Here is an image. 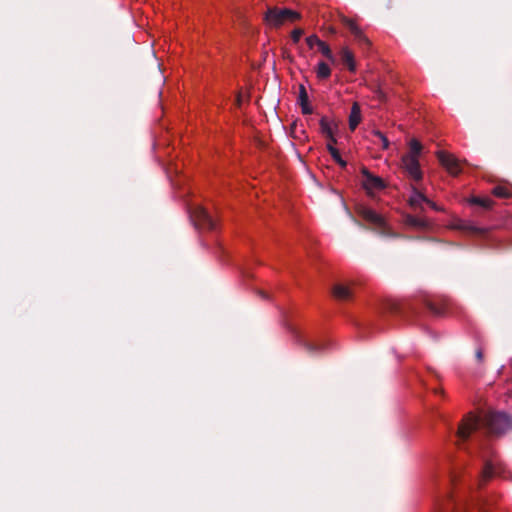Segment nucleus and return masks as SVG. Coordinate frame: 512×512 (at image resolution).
Segmentation results:
<instances>
[{
  "mask_svg": "<svg viewBox=\"0 0 512 512\" xmlns=\"http://www.w3.org/2000/svg\"><path fill=\"white\" fill-rule=\"evenodd\" d=\"M300 18V14L291 9H279L276 7L268 8L264 17L267 25L279 27L286 21H295Z\"/></svg>",
  "mask_w": 512,
  "mask_h": 512,
  "instance_id": "nucleus-3",
  "label": "nucleus"
},
{
  "mask_svg": "<svg viewBox=\"0 0 512 512\" xmlns=\"http://www.w3.org/2000/svg\"><path fill=\"white\" fill-rule=\"evenodd\" d=\"M306 42H307L308 46L310 48H312L315 45L318 46L319 43H321L322 41L316 35H311V36L307 37Z\"/></svg>",
  "mask_w": 512,
  "mask_h": 512,
  "instance_id": "nucleus-18",
  "label": "nucleus"
},
{
  "mask_svg": "<svg viewBox=\"0 0 512 512\" xmlns=\"http://www.w3.org/2000/svg\"><path fill=\"white\" fill-rule=\"evenodd\" d=\"M333 295L335 298H337L339 300H344V299L349 298L350 291L347 287L337 284L333 288Z\"/></svg>",
  "mask_w": 512,
  "mask_h": 512,
  "instance_id": "nucleus-12",
  "label": "nucleus"
},
{
  "mask_svg": "<svg viewBox=\"0 0 512 512\" xmlns=\"http://www.w3.org/2000/svg\"><path fill=\"white\" fill-rule=\"evenodd\" d=\"M494 194L499 197H507L509 195V192L504 187H496L494 189Z\"/></svg>",
  "mask_w": 512,
  "mask_h": 512,
  "instance_id": "nucleus-21",
  "label": "nucleus"
},
{
  "mask_svg": "<svg viewBox=\"0 0 512 512\" xmlns=\"http://www.w3.org/2000/svg\"><path fill=\"white\" fill-rule=\"evenodd\" d=\"M421 151V143L416 139H412L409 142V152L402 157V168L414 180H420L422 178L419 165V155Z\"/></svg>",
  "mask_w": 512,
  "mask_h": 512,
  "instance_id": "nucleus-2",
  "label": "nucleus"
},
{
  "mask_svg": "<svg viewBox=\"0 0 512 512\" xmlns=\"http://www.w3.org/2000/svg\"><path fill=\"white\" fill-rule=\"evenodd\" d=\"M482 427L487 428L492 433L500 434L512 427V421L504 413L491 412L480 418L476 416H469L460 425L458 429V437L465 440L473 431Z\"/></svg>",
  "mask_w": 512,
  "mask_h": 512,
  "instance_id": "nucleus-1",
  "label": "nucleus"
},
{
  "mask_svg": "<svg viewBox=\"0 0 512 512\" xmlns=\"http://www.w3.org/2000/svg\"><path fill=\"white\" fill-rule=\"evenodd\" d=\"M316 74L319 79H326L331 75V69L324 62H319L316 68Z\"/></svg>",
  "mask_w": 512,
  "mask_h": 512,
  "instance_id": "nucleus-13",
  "label": "nucleus"
},
{
  "mask_svg": "<svg viewBox=\"0 0 512 512\" xmlns=\"http://www.w3.org/2000/svg\"><path fill=\"white\" fill-rule=\"evenodd\" d=\"M191 217L196 226L207 227L212 229L215 225L211 216L207 213V211L204 208L200 206L194 209Z\"/></svg>",
  "mask_w": 512,
  "mask_h": 512,
  "instance_id": "nucleus-6",
  "label": "nucleus"
},
{
  "mask_svg": "<svg viewBox=\"0 0 512 512\" xmlns=\"http://www.w3.org/2000/svg\"><path fill=\"white\" fill-rule=\"evenodd\" d=\"M423 203H427L432 208L436 209L434 203H432L425 195L417 190H413L410 196V204L414 207L421 206Z\"/></svg>",
  "mask_w": 512,
  "mask_h": 512,
  "instance_id": "nucleus-9",
  "label": "nucleus"
},
{
  "mask_svg": "<svg viewBox=\"0 0 512 512\" xmlns=\"http://www.w3.org/2000/svg\"><path fill=\"white\" fill-rule=\"evenodd\" d=\"M318 48L322 52V54L325 57H327L328 60H330L332 63L335 62V57L326 43L322 41L321 43H319Z\"/></svg>",
  "mask_w": 512,
  "mask_h": 512,
  "instance_id": "nucleus-15",
  "label": "nucleus"
},
{
  "mask_svg": "<svg viewBox=\"0 0 512 512\" xmlns=\"http://www.w3.org/2000/svg\"><path fill=\"white\" fill-rule=\"evenodd\" d=\"M343 22L350 29V31L354 35H356V36H360L361 35L360 28L358 27V25L353 20L348 19V18H344Z\"/></svg>",
  "mask_w": 512,
  "mask_h": 512,
  "instance_id": "nucleus-17",
  "label": "nucleus"
},
{
  "mask_svg": "<svg viewBox=\"0 0 512 512\" xmlns=\"http://www.w3.org/2000/svg\"><path fill=\"white\" fill-rule=\"evenodd\" d=\"M494 464L491 461H486L483 471H482V478L488 479L494 474Z\"/></svg>",
  "mask_w": 512,
  "mask_h": 512,
  "instance_id": "nucleus-16",
  "label": "nucleus"
},
{
  "mask_svg": "<svg viewBox=\"0 0 512 512\" xmlns=\"http://www.w3.org/2000/svg\"><path fill=\"white\" fill-rule=\"evenodd\" d=\"M477 358H478L479 360H481V359H482V352H481V351H478V352H477Z\"/></svg>",
  "mask_w": 512,
  "mask_h": 512,
  "instance_id": "nucleus-27",
  "label": "nucleus"
},
{
  "mask_svg": "<svg viewBox=\"0 0 512 512\" xmlns=\"http://www.w3.org/2000/svg\"><path fill=\"white\" fill-rule=\"evenodd\" d=\"M438 159L442 166L451 174L457 175L460 173V165L459 162L453 155L447 154L445 152H438Z\"/></svg>",
  "mask_w": 512,
  "mask_h": 512,
  "instance_id": "nucleus-7",
  "label": "nucleus"
},
{
  "mask_svg": "<svg viewBox=\"0 0 512 512\" xmlns=\"http://www.w3.org/2000/svg\"><path fill=\"white\" fill-rule=\"evenodd\" d=\"M361 122V110L358 103H353L351 112L349 115V128L353 131L356 129L358 124Z\"/></svg>",
  "mask_w": 512,
  "mask_h": 512,
  "instance_id": "nucleus-8",
  "label": "nucleus"
},
{
  "mask_svg": "<svg viewBox=\"0 0 512 512\" xmlns=\"http://www.w3.org/2000/svg\"><path fill=\"white\" fill-rule=\"evenodd\" d=\"M407 223L409 225L415 226V227H422V226H424V222L422 220L414 218V217H408L407 218Z\"/></svg>",
  "mask_w": 512,
  "mask_h": 512,
  "instance_id": "nucleus-20",
  "label": "nucleus"
},
{
  "mask_svg": "<svg viewBox=\"0 0 512 512\" xmlns=\"http://www.w3.org/2000/svg\"><path fill=\"white\" fill-rule=\"evenodd\" d=\"M341 56L344 64L348 67V69L350 71H355L356 64L352 52L347 48H343L341 51Z\"/></svg>",
  "mask_w": 512,
  "mask_h": 512,
  "instance_id": "nucleus-11",
  "label": "nucleus"
},
{
  "mask_svg": "<svg viewBox=\"0 0 512 512\" xmlns=\"http://www.w3.org/2000/svg\"><path fill=\"white\" fill-rule=\"evenodd\" d=\"M374 135L380 139L383 149H387L389 147L388 139L380 131H374Z\"/></svg>",
  "mask_w": 512,
  "mask_h": 512,
  "instance_id": "nucleus-19",
  "label": "nucleus"
},
{
  "mask_svg": "<svg viewBox=\"0 0 512 512\" xmlns=\"http://www.w3.org/2000/svg\"><path fill=\"white\" fill-rule=\"evenodd\" d=\"M302 35H303L302 29H294L291 33V37L294 42H298Z\"/></svg>",
  "mask_w": 512,
  "mask_h": 512,
  "instance_id": "nucleus-22",
  "label": "nucleus"
},
{
  "mask_svg": "<svg viewBox=\"0 0 512 512\" xmlns=\"http://www.w3.org/2000/svg\"><path fill=\"white\" fill-rule=\"evenodd\" d=\"M474 202L477 203V204H480V205H482L484 207H488V205H489V201L488 200H481V199L476 198V199H474Z\"/></svg>",
  "mask_w": 512,
  "mask_h": 512,
  "instance_id": "nucleus-25",
  "label": "nucleus"
},
{
  "mask_svg": "<svg viewBox=\"0 0 512 512\" xmlns=\"http://www.w3.org/2000/svg\"><path fill=\"white\" fill-rule=\"evenodd\" d=\"M320 127L322 133L329 139V143H336L334 137V126L325 118L320 120Z\"/></svg>",
  "mask_w": 512,
  "mask_h": 512,
  "instance_id": "nucleus-10",
  "label": "nucleus"
},
{
  "mask_svg": "<svg viewBox=\"0 0 512 512\" xmlns=\"http://www.w3.org/2000/svg\"><path fill=\"white\" fill-rule=\"evenodd\" d=\"M359 214L369 223H371L374 226V229L383 236H395L394 233L390 232V227L386 221V219L378 214L376 211L361 206L358 209Z\"/></svg>",
  "mask_w": 512,
  "mask_h": 512,
  "instance_id": "nucleus-4",
  "label": "nucleus"
},
{
  "mask_svg": "<svg viewBox=\"0 0 512 512\" xmlns=\"http://www.w3.org/2000/svg\"><path fill=\"white\" fill-rule=\"evenodd\" d=\"M362 184L368 193H373L376 190L384 188V182L381 178L372 175L366 169L362 170Z\"/></svg>",
  "mask_w": 512,
  "mask_h": 512,
  "instance_id": "nucleus-5",
  "label": "nucleus"
},
{
  "mask_svg": "<svg viewBox=\"0 0 512 512\" xmlns=\"http://www.w3.org/2000/svg\"><path fill=\"white\" fill-rule=\"evenodd\" d=\"M236 103L238 106H241L242 103V95L239 93L236 97Z\"/></svg>",
  "mask_w": 512,
  "mask_h": 512,
  "instance_id": "nucleus-26",
  "label": "nucleus"
},
{
  "mask_svg": "<svg viewBox=\"0 0 512 512\" xmlns=\"http://www.w3.org/2000/svg\"><path fill=\"white\" fill-rule=\"evenodd\" d=\"M307 99H308V96H307V93H306V90L303 86H301L300 88V101L301 103L302 102H307Z\"/></svg>",
  "mask_w": 512,
  "mask_h": 512,
  "instance_id": "nucleus-24",
  "label": "nucleus"
},
{
  "mask_svg": "<svg viewBox=\"0 0 512 512\" xmlns=\"http://www.w3.org/2000/svg\"><path fill=\"white\" fill-rule=\"evenodd\" d=\"M301 107H302V112L304 114H311L312 113V108L310 107V105L307 102H302L301 103Z\"/></svg>",
  "mask_w": 512,
  "mask_h": 512,
  "instance_id": "nucleus-23",
  "label": "nucleus"
},
{
  "mask_svg": "<svg viewBox=\"0 0 512 512\" xmlns=\"http://www.w3.org/2000/svg\"><path fill=\"white\" fill-rule=\"evenodd\" d=\"M334 143H328L327 149L332 158L342 167L346 166V162L341 158L339 151L333 146Z\"/></svg>",
  "mask_w": 512,
  "mask_h": 512,
  "instance_id": "nucleus-14",
  "label": "nucleus"
}]
</instances>
